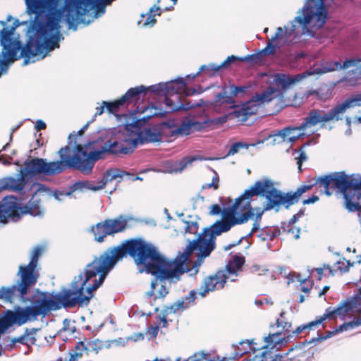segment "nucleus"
Wrapping results in <instances>:
<instances>
[{"instance_id": "nucleus-1", "label": "nucleus", "mask_w": 361, "mask_h": 361, "mask_svg": "<svg viewBox=\"0 0 361 361\" xmlns=\"http://www.w3.org/2000/svg\"><path fill=\"white\" fill-rule=\"evenodd\" d=\"M215 248L216 239L209 226L204 228L197 239L190 241L183 252L173 260L166 259L155 246L142 238L127 240L118 246L109 248L97 258L108 274L118 260L128 255L137 265L143 266L147 273L164 281L178 279L186 272L185 264L194 251L198 250V259H204Z\"/></svg>"}, {"instance_id": "nucleus-2", "label": "nucleus", "mask_w": 361, "mask_h": 361, "mask_svg": "<svg viewBox=\"0 0 361 361\" xmlns=\"http://www.w3.org/2000/svg\"><path fill=\"white\" fill-rule=\"evenodd\" d=\"M306 188L302 184L295 192L284 193L276 189L269 179L257 180L235 199L231 207L224 211V220L216 221L210 226V230L216 239V236L228 232L232 227L247 223L255 215L254 209L251 206L255 196L266 197L264 211L275 209L278 212L281 205L288 209L290 206L298 202L300 197L306 192Z\"/></svg>"}, {"instance_id": "nucleus-3", "label": "nucleus", "mask_w": 361, "mask_h": 361, "mask_svg": "<svg viewBox=\"0 0 361 361\" xmlns=\"http://www.w3.org/2000/svg\"><path fill=\"white\" fill-rule=\"evenodd\" d=\"M106 274L99 259L86 265L84 274L78 275V281L71 283V288H63L60 293H54L58 310L62 307L66 309L87 306L95 291L104 282Z\"/></svg>"}, {"instance_id": "nucleus-4", "label": "nucleus", "mask_w": 361, "mask_h": 361, "mask_svg": "<svg viewBox=\"0 0 361 361\" xmlns=\"http://www.w3.org/2000/svg\"><path fill=\"white\" fill-rule=\"evenodd\" d=\"M306 187V192L312 190L314 186L320 189L321 193L330 196L332 190L338 189L343 195L346 209L351 212L361 213V187L358 178L349 177L345 172H335L324 176L309 178L303 183Z\"/></svg>"}, {"instance_id": "nucleus-5", "label": "nucleus", "mask_w": 361, "mask_h": 361, "mask_svg": "<svg viewBox=\"0 0 361 361\" xmlns=\"http://www.w3.org/2000/svg\"><path fill=\"white\" fill-rule=\"evenodd\" d=\"M44 251L42 245L35 246L30 252V262L26 265H20L17 276L19 280L17 283L8 287L0 288V299L12 303L16 298L25 302L26 295L30 289L35 286L39 276L38 261Z\"/></svg>"}, {"instance_id": "nucleus-6", "label": "nucleus", "mask_w": 361, "mask_h": 361, "mask_svg": "<svg viewBox=\"0 0 361 361\" xmlns=\"http://www.w3.org/2000/svg\"><path fill=\"white\" fill-rule=\"evenodd\" d=\"M54 293L44 292L37 290L30 300L31 305L20 307L14 310H8L4 314L18 326H20L29 321H35L38 316H46L51 311L58 310Z\"/></svg>"}, {"instance_id": "nucleus-7", "label": "nucleus", "mask_w": 361, "mask_h": 361, "mask_svg": "<svg viewBox=\"0 0 361 361\" xmlns=\"http://www.w3.org/2000/svg\"><path fill=\"white\" fill-rule=\"evenodd\" d=\"M94 142H90L87 145H82L78 144L75 146L76 154L78 156L80 171L84 174H90L96 161L104 159V154H128L132 153L137 145L136 140L126 139L122 142H118L110 139L104 142L100 150H94L87 152L86 148L87 145H91Z\"/></svg>"}, {"instance_id": "nucleus-8", "label": "nucleus", "mask_w": 361, "mask_h": 361, "mask_svg": "<svg viewBox=\"0 0 361 361\" xmlns=\"http://www.w3.org/2000/svg\"><path fill=\"white\" fill-rule=\"evenodd\" d=\"M69 146L61 148L59 152L60 161L47 162L42 158H35L30 161H25V170L27 174L35 176L43 174L54 176L61 173L66 169H73L80 171V166L78 161V156L76 154L75 148L73 149L72 156L67 155L70 152Z\"/></svg>"}, {"instance_id": "nucleus-9", "label": "nucleus", "mask_w": 361, "mask_h": 361, "mask_svg": "<svg viewBox=\"0 0 361 361\" xmlns=\"http://www.w3.org/2000/svg\"><path fill=\"white\" fill-rule=\"evenodd\" d=\"M45 185L39 184V188L32 195L28 203L23 206H19L17 199L13 196H7L0 202V222L6 224L8 218H19L20 214H30L32 216H40L43 214L41 207L40 196L46 192Z\"/></svg>"}, {"instance_id": "nucleus-10", "label": "nucleus", "mask_w": 361, "mask_h": 361, "mask_svg": "<svg viewBox=\"0 0 361 361\" xmlns=\"http://www.w3.org/2000/svg\"><path fill=\"white\" fill-rule=\"evenodd\" d=\"M325 1L326 0H307L302 9L303 16H296L295 20L303 27L312 23L314 28L322 27L327 18Z\"/></svg>"}, {"instance_id": "nucleus-11", "label": "nucleus", "mask_w": 361, "mask_h": 361, "mask_svg": "<svg viewBox=\"0 0 361 361\" xmlns=\"http://www.w3.org/2000/svg\"><path fill=\"white\" fill-rule=\"evenodd\" d=\"M279 91L273 87H268L262 93L256 94L241 107L233 111V115L238 121L245 122L248 118L257 114L261 104L272 101L279 95Z\"/></svg>"}, {"instance_id": "nucleus-12", "label": "nucleus", "mask_w": 361, "mask_h": 361, "mask_svg": "<svg viewBox=\"0 0 361 361\" xmlns=\"http://www.w3.org/2000/svg\"><path fill=\"white\" fill-rule=\"evenodd\" d=\"M128 218L119 215L114 219H106L91 226L90 231L94 235V240L102 243L108 235H114L123 232L128 227Z\"/></svg>"}, {"instance_id": "nucleus-13", "label": "nucleus", "mask_w": 361, "mask_h": 361, "mask_svg": "<svg viewBox=\"0 0 361 361\" xmlns=\"http://www.w3.org/2000/svg\"><path fill=\"white\" fill-rule=\"evenodd\" d=\"M226 121L225 117L219 118L218 120H206L203 122L189 120L182 122L179 126L171 125L169 123H163L161 130L163 133L170 134L171 137L180 135H188L194 130H201L208 127L210 123H223Z\"/></svg>"}, {"instance_id": "nucleus-14", "label": "nucleus", "mask_w": 361, "mask_h": 361, "mask_svg": "<svg viewBox=\"0 0 361 361\" xmlns=\"http://www.w3.org/2000/svg\"><path fill=\"white\" fill-rule=\"evenodd\" d=\"M279 333L269 334L264 338L266 344L262 345L255 341V339L245 340L239 342V345H233L234 348V353L232 359L239 358L243 355L252 352L255 354L257 352L262 350L263 348L276 347L281 341L279 338Z\"/></svg>"}, {"instance_id": "nucleus-15", "label": "nucleus", "mask_w": 361, "mask_h": 361, "mask_svg": "<svg viewBox=\"0 0 361 361\" xmlns=\"http://www.w3.org/2000/svg\"><path fill=\"white\" fill-rule=\"evenodd\" d=\"M12 30L3 28L0 32V42L2 46L1 54L4 61L13 62L20 58H24L21 55L22 47L21 42L13 39L11 37Z\"/></svg>"}, {"instance_id": "nucleus-16", "label": "nucleus", "mask_w": 361, "mask_h": 361, "mask_svg": "<svg viewBox=\"0 0 361 361\" xmlns=\"http://www.w3.org/2000/svg\"><path fill=\"white\" fill-rule=\"evenodd\" d=\"M294 22L296 21L294 20L291 23V27L290 28L285 27V30L281 27H277L274 36L269 40L267 46L257 52L262 62H263L265 56L275 54L276 49L280 48L282 45L281 40H286L295 34L297 26L293 24Z\"/></svg>"}, {"instance_id": "nucleus-17", "label": "nucleus", "mask_w": 361, "mask_h": 361, "mask_svg": "<svg viewBox=\"0 0 361 361\" xmlns=\"http://www.w3.org/2000/svg\"><path fill=\"white\" fill-rule=\"evenodd\" d=\"M225 271L219 269L213 274L204 277L198 294L202 298H204L210 292L222 290L228 279V276L226 274Z\"/></svg>"}, {"instance_id": "nucleus-18", "label": "nucleus", "mask_w": 361, "mask_h": 361, "mask_svg": "<svg viewBox=\"0 0 361 361\" xmlns=\"http://www.w3.org/2000/svg\"><path fill=\"white\" fill-rule=\"evenodd\" d=\"M331 121H338L334 108L326 113L322 110L312 109L310 111L304 121L298 126V129H307L319 123H325Z\"/></svg>"}, {"instance_id": "nucleus-19", "label": "nucleus", "mask_w": 361, "mask_h": 361, "mask_svg": "<svg viewBox=\"0 0 361 361\" xmlns=\"http://www.w3.org/2000/svg\"><path fill=\"white\" fill-rule=\"evenodd\" d=\"M124 174L128 175L129 173L122 171L118 169L107 170L103 175L101 180H99L97 185H92L89 181L77 182L73 185V190L77 189H82L86 188L93 191L99 190L103 189L107 183L111 182L117 178H122Z\"/></svg>"}, {"instance_id": "nucleus-20", "label": "nucleus", "mask_w": 361, "mask_h": 361, "mask_svg": "<svg viewBox=\"0 0 361 361\" xmlns=\"http://www.w3.org/2000/svg\"><path fill=\"white\" fill-rule=\"evenodd\" d=\"M277 344L276 345H278ZM305 343H302L293 348H290L288 351L283 354H276L274 352L275 347L263 348V352L269 354L268 357H270V361H291L293 360H299L300 357L305 356ZM277 348V346H276Z\"/></svg>"}, {"instance_id": "nucleus-21", "label": "nucleus", "mask_w": 361, "mask_h": 361, "mask_svg": "<svg viewBox=\"0 0 361 361\" xmlns=\"http://www.w3.org/2000/svg\"><path fill=\"white\" fill-rule=\"evenodd\" d=\"M357 293L351 298L341 302L336 308L328 307L324 313L329 320L336 319L337 317H345L350 312L355 313Z\"/></svg>"}, {"instance_id": "nucleus-22", "label": "nucleus", "mask_w": 361, "mask_h": 361, "mask_svg": "<svg viewBox=\"0 0 361 361\" xmlns=\"http://www.w3.org/2000/svg\"><path fill=\"white\" fill-rule=\"evenodd\" d=\"M165 95V111L167 113L178 111H187L199 106L198 104L186 102V99L179 94H164Z\"/></svg>"}, {"instance_id": "nucleus-23", "label": "nucleus", "mask_w": 361, "mask_h": 361, "mask_svg": "<svg viewBox=\"0 0 361 361\" xmlns=\"http://www.w3.org/2000/svg\"><path fill=\"white\" fill-rule=\"evenodd\" d=\"M183 79L182 78H179L173 81H171L169 83H159L157 85H153L149 87V91L157 94H179L182 95L183 90H179L181 89V87L179 85L180 80Z\"/></svg>"}, {"instance_id": "nucleus-24", "label": "nucleus", "mask_w": 361, "mask_h": 361, "mask_svg": "<svg viewBox=\"0 0 361 361\" xmlns=\"http://www.w3.org/2000/svg\"><path fill=\"white\" fill-rule=\"evenodd\" d=\"M361 106V94H355L345 99L341 104L334 107L338 121L342 120L344 113L348 109Z\"/></svg>"}, {"instance_id": "nucleus-25", "label": "nucleus", "mask_w": 361, "mask_h": 361, "mask_svg": "<svg viewBox=\"0 0 361 361\" xmlns=\"http://www.w3.org/2000/svg\"><path fill=\"white\" fill-rule=\"evenodd\" d=\"M302 78V77L299 74L290 75L284 73H276L274 75V82L278 88H280L282 91H286L300 81Z\"/></svg>"}, {"instance_id": "nucleus-26", "label": "nucleus", "mask_w": 361, "mask_h": 361, "mask_svg": "<svg viewBox=\"0 0 361 361\" xmlns=\"http://www.w3.org/2000/svg\"><path fill=\"white\" fill-rule=\"evenodd\" d=\"M245 263V258L241 254L233 255L228 260L225 268L222 271H226V274L229 276L231 274L237 275L238 272L241 270L243 266Z\"/></svg>"}, {"instance_id": "nucleus-27", "label": "nucleus", "mask_w": 361, "mask_h": 361, "mask_svg": "<svg viewBox=\"0 0 361 361\" xmlns=\"http://www.w3.org/2000/svg\"><path fill=\"white\" fill-rule=\"evenodd\" d=\"M235 61H247L251 64H261L262 63L257 53L255 54L247 55L244 57H239L234 55L228 56L221 63L223 69L228 68Z\"/></svg>"}, {"instance_id": "nucleus-28", "label": "nucleus", "mask_w": 361, "mask_h": 361, "mask_svg": "<svg viewBox=\"0 0 361 361\" xmlns=\"http://www.w3.org/2000/svg\"><path fill=\"white\" fill-rule=\"evenodd\" d=\"M235 61H247L251 64H261L262 63L257 53L255 54L247 55L244 57H239L234 55L228 56L221 63L223 69L228 68Z\"/></svg>"}, {"instance_id": "nucleus-29", "label": "nucleus", "mask_w": 361, "mask_h": 361, "mask_svg": "<svg viewBox=\"0 0 361 361\" xmlns=\"http://www.w3.org/2000/svg\"><path fill=\"white\" fill-rule=\"evenodd\" d=\"M147 90H149V87L143 85L137 86L135 87L130 88L121 97V99L123 104H130L137 102L140 97V94L143 92L146 93Z\"/></svg>"}, {"instance_id": "nucleus-30", "label": "nucleus", "mask_w": 361, "mask_h": 361, "mask_svg": "<svg viewBox=\"0 0 361 361\" xmlns=\"http://www.w3.org/2000/svg\"><path fill=\"white\" fill-rule=\"evenodd\" d=\"M355 313L359 314V317L355 318L353 321L341 324L337 331H343L348 329H352L361 325V288H359L357 293Z\"/></svg>"}, {"instance_id": "nucleus-31", "label": "nucleus", "mask_w": 361, "mask_h": 361, "mask_svg": "<svg viewBox=\"0 0 361 361\" xmlns=\"http://www.w3.org/2000/svg\"><path fill=\"white\" fill-rule=\"evenodd\" d=\"M3 190H11L13 191H20L25 185V180L23 175L18 178H7L0 182Z\"/></svg>"}, {"instance_id": "nucleus-32", "label": "nucleus", "mask_w": 361, "mask_h": 361, "mask_svg": "<svg viewBox=\"0 0 361 361\" xmlns=\"http://www.w3.org/2000/svg\"><path fill=\"white\" fill-rule=\"evenodd\" d=\"M247 87L245 86H235V85H231L230 87V94L231 96H226L224 93H218L216 96V102H221V100L224 99L223 102L227 103V104H231L233 103L232 97L237 96L239 93H245Z\"/></svg>"}, {"instance_id": "nucleus-33", "label": "nucleus", "mask_w": 361, "mask_h": 361, "mask_svg": "<svg viewBox=\"0 0 361 361\" xmlns=\"http://www.w3.org/2000/svg\"><path fill=\"white\" fill-rule=\"evenodd\" d=\"M37 331V329L34 328L26 329L22 336L13 338L12 342L13 343H19L26 345H34L36 342L35 335Z\"/></svg>"}, {"instance_id": "nucleus-34", "label": "nucleus", "mask_w": 361, "mask_h": 361, "mask_svg": "<svg viewBox=\"0 0 361 361\" xmlns=\"http://www.w3.org/2000/svg\"><path fill=\"white\" fill-rule=\"evenodd\" d=\"M298 127H286L283 129L281 130L276 135L280 136L283 141L288 140L290 142H293L296 141L300 135H301L300 133H295V131H301L304 130V129H297Z\"/></svg>"}, {"instance_id": "nucleus-35", "label": "nucleus", "mask_w": 361, "mask_h": 361, "mask_svg": "<svg viewBox=\"0 0 361 361\" xmlns=\"http://www.w3.org/2000/svg\"><path fill=\"white\" fill-rule=\"evenodd\" d=\"M338 70H341L340 61H326L322 63L321 67L317 68L314 71L318 74H324Z\"/></svg>"}, {"instance_id": "nucleus-36", "label": "nucleus", "mask_w": 361, "mask_h": 361, "mask_svg": "<svg viewBox=\"0 0 361 361\" xmlns=\"http://www.w3.org/2000/svg\"><path fill=\"white\" fill-rule=\"evenodd\" d=\"M161 9L159 7H157L155 6H152L150 9L148 13H147V17L145 21L143 22L142 26L143 27H152L157 22V20L155 19V16H160L161 15Z\"/></svg>"}, {"instance_id": "nucleus-37", "label": "nucleus", "mask_w": 361, "mask_h": 361, "mask_svg": "<svg viewBox=\"0 0 361 361\" xmlns=\"http://www.w3.org/2000/svg\"><path fill=\"white\" fill-rule=\"evenodd\" d=\"M144 135V139L147 142H157L161 140V133L154 128L146 129Z\"/></svg>"}, {"instance_id": "nucleus-38", "label": "nucleus", "mask_w": 361, "mask_h": 361, "mask_svg": "<svg viewBox=\"0 0 361 361\" xmlns=\"http://www.w3.org/2000/svg\"><path fill=\"white\" fill-rule=\"evenodd\" d=\"M286 312L284 311H282L280 313L279 318L276 320V326L277 327H281L282 329V331L284 333H289L290 332V328H291V322L286 317Z\"/></svg>"}, {"instance_id": "nucleus-39", "label": "nucleus", "mask_w": 361, "mask_h": 361, "mask_svg": "<svg viewBox=\"0 0 361 361\" xmlns=\"http://www.w3.org/2000/svg\"><path fill=\"white\" fill-rule=\"evenodd\" d=\"M221 69H223L222 66H221V64L216 65L215 63H211L209 64L208 66L203 65L200 68L199 71L197 73L194 74L192 78H195L197 75H199V74L201 72L204 71H207L209 76H214Z\"/></svg>"}, {"instance_id": "nucleus-40", "label": "nucleus", "mask_w": 361, "mask_h": 361, "mask_svg": "<svg viewBox=\"0 0 361 361\" xmlns=\"http://www.w3.org/2000/svg\"><path fill=\"white\" fill-rule=\"evenodd\" d=\"M103 104L106 105L107 111L113 114H116L119 110L120 106L124 105L121 98L114 102L103 101Z\"/></svg>"}, {"instance_id": "nucleus-41", "label": "nucleus", "mask_w": 361, "mask_h": 361, "mask_svg": "<svg viewBox=\"0 0 361 361\" xmlns=\"http://www.w3.org/2000/svg\"><path fill=\"white\" fill-rule=\"evenodd\" d=\"M179 81V85L181 87V90H183V93L185 96H192L195 94H200L202 92L201 87H199V90H196L192 87H188L187 84L184 79H181Z\"/></svg>"}, {"instance_id": "nucleus-42", "label": "nucleus", "mask_w": 361, "mask_h": 361, "mask_svg": "<svg viewBox=\"0 0 361 361\" xmlns=\"http://www.w3.org/2000/svg\"><path fill=\"white\" fill-rule=\"evenodd\" d=\"M169 314H176V312L180 311L183 312L186 310L184 307L183 302L180 300L173 302L169 306H166L164 308Z\"/></svg>"}, {"instance_id": "nucleus-43", "label": "nucleus", "mask_w": 361, "mask_h": 361, "mask_svg": "<svg viewBox=\"0 0 361 361\" xmlns=\"http://www.w3.org/2000/svg\"><path fill=\"white\" fill-rule=\"evenodd\" d=\"M259 353H256L254 354V355H250L245 359L243 360L242 361H270V357L269 356V354H267L266 353L263 352V350L258 351Z\"/></svg>"}, {"instance_id": "nucleus-44", "label": "nucleus", "mask_w": 361, "mask_h": 361, "mask_svg": "<svg viewBox=\"0 0 361 361\" xmlns=\"http://www.w3.org/2000/svg\"><path fill=\"white\" fill-rule=\"evenodd\" d=\"M196 295L197 292L194 290H192L189 292L188 295L180 299V300L183 302V305L185 309L189 308L194 304V302L197 298Z\"/></svg>"}, {"instance_id": "nucleus-45", "label": "nucleus", "mask_w": 361, "mask_h": 361, "mask_svg": "<svg viewBox=\"0 0 361 361\" xmlns=\"http://www.w3.org/2000/svg\"><path fill=\"white\" fill-rule=\"evenodd\" d=\"M305 328H306V327H305V324H302V325H300V326H298V327L296 328V329H295L294 331H293L291 332V334H289V335H288V336H287V337H286V338H281L280 337V336H281V335H279V338L280 339V341H280L278 344H281V343H286V342L289 341H290V338H293V337H294V336H298V334H301L302 331H305ZM279 333L280 334H281V333H280V332H279Z\"/></svg>"}, {"instance_id": "nucleus-46", "label": "nucleus", "mask_w": 361, "mask_h": 361, "mask_svg": "<svg viewBox=\"0 0 361 361\" xmlns=\"http://www.w3.org/2000/svg\"><path fill=\"white\" fill-rule=\"evenodd\" d=\"M249 145L242 142H237L233 143L231 147H230L227 156H231L234 155L235 154L238 153L240 149L245 148L248 149Z\"/></svg>"}, {"instance_id": "nucleus-47", "label": "nucleus", "mask_w": 361, "mask_h": 361, "mask_svg": "<svg viewBox=\"0 0 361 361\" xmlns=\"http://www.w3.org/2000/svg\"><path fill=\"white\" fill-rule=\"evenodd\" d=\"M353 265V263H351L350 260L343 258L337 262V270L340 271L341 273H346Z\"/></svg>"}, {"instance_id": "nucleus-48", "label": "nucleus", "mask_w": 361, "mask_h": 361, "mask_svg": "<svg viewBox=\"0 0 361 361\" xmlns=\"http://www.w3.org/2000/svg\"><path fill=\"white\" fill-rule=\"evenodd\" d=\"M231 207H229L230 208ZM228 208L226 209H221V207L218 204H212L211 207H210V211L209 212V214L212 216H215V215H219L220 214H222L223 215V219L221 220V221H223L224 220L225 217H224V211L228 209Z\"/></svg>"}, {"instance_id": "nucleus-49", "label": "nucleus", "mask_w": 361, "mask_h": 361, "mask_svg": "<svg viewBox=\"0 0 361 361\" xmlns=\"http://www.w3.org/2000/svg\"><path fill=\"white\" fill-rule=\"evenodd\" d=\"M327 319L324 315V314L317 318L316 320L310 322L307 324H305V326L306 328H310V330H312L322 324L324 320Z\"/></svg>"}, {"instance_id": "nucleus-50", "label": "nucleus", "mask_w": 361, "mask_h": 361, "mask_svg": "<svg viewBox=\"0 0 361 361\" xmlns=\"http://www.w3.org/2000/svg\"><path fill=\"white\" fill-rule=\"evenodd\" d=\"M312 287L311 281L304 279L300 284V289L305 293H309Z\"/></svg>"}, {"instance_id": "nucleus-51", "label": "nucleus", "mask_w": 361, "mask_h": 361, "mask_svg": "<svg viewBox=\"0 0 361 361\" xmlns=\"http://www.w3.org/2000/svg\"><path fill=\"white\" fill-rule=\"evenodd\" d=\"M219 178L218 175L216 173L215 176L212 178V182L211 183H205L202 185V189H209L213 188L214 190H217L219 188Z\"/></svg>"}, {"instance_id": "nucleus-52", "label": "nucleus", "mask_w": 361, "mask_h": 361, "mask_svg": "<svg viewBox=\"0 0 361 361\" xmlns=\"http://www.w3.org/2000/svg\"><path fill=\"white\" fill-rule=\"evenodd\" d=\"M295 159H297V164H298V171H299V172H301L302 171V162L307 159V157L306 155V153L305 152V151L302 149H300L299 157H296Z\"/></svg>"}, {"instance_id": "nucleus-53", "label": "nucleus", "mask_w": 361, "mask_h": 361, "mask_svg": "<svg viewBox=\"0 0 361 361\" xmlns=\"http://www.w3.org/2000/svg\"><path fill=\"white\" fill-rule=\"evenodd\" d=\"M104 347L103 341H99V339L94 340L91 344V350L90 351L94 352L95 354H97L100 350H102Z\"/></svg>"}, {"instance_id": "nucleus-54", "label": "nucleus", "mask_w": 361, "mask_h": 361, "mask_svg": "<svg viewBox=\"0 0 361 361\" xmlns=\"http://www.w3.org/2000/svg\"><path fill=\"white\" fill-rule=\"evenodd\" d=\"M361 61V59H348L341 63V70L346 69L350 66H355L357 63Z\"/></svg>"}, {"instance_id": "nucleus-55", "label": "nucleus", "mask_w": 361, "mask_h": 361, "mask_svg": "<svg viewBox=\"0 0 361 361\" xmlns=\"http://www.w3.org/2000/svg\"><path fill=\"white\" fill-rule=\"evenodd\" d=\"M170 315L164 309L162 310L161 314L156 317L157 321L162 322L164 327H167L169 325L167 317Z\"/></svg>"}, {"instance_id": "nucleus-56", "label": "nucleus", "mask_w": 361, "mask_h": 361, "mask_svg": "<svg viewBox=\"0 0 361 361\" xmlns=\"http://www.w3.org/2000/svg\"><path fill=\"white\" fill-rule=\"evenodd\" d=\"M170 315L164 309L162 310L161 314L156 317L157 321L162 322L164 327H167L169 325L167 317Z\"/></svg>"}, {"instance_id": "nucleus-57", "label": "nucleus", "mask_w": 361, "mask_h": 361, "mask_svg": "<svg viewBox=\"0 0 361 361\" xmlns=\"http://www.w3.org/2000/svg\"><path fill=\"white\" fill-rule=\"evenodd\" d=\"M185 361H189V360H185ZM192 361H228V358L224 357L221 360L219 356H217L216 357H211L210 355H204L201 358H199L197 360H194Z\"/></svg>"}, {"instance_id": "nucleus-58", "label": "nucleus", "mask_w": 361, "mask_h": 361, "mask_svg": "<svg viewBox=\"0 0 361 361\" xmlns=\"http://www.w3.org/2000/svg\"><path fill=\"white\" fill-rule=\"evenodd\" d=\"M168 293H169V291H168L166 287L164 285H161L157 295H156L154 297V300H156L157 298H164L168 294Z\"/></svg>"}, {"instance_id": "nucleus-59", "label": "nucleus", "mask_w": 361, "mask_h": 361, "mask_svg": "<svg viewBox=\"0 0 361 361\" xmlns=\"http://www.w3.org/2000/svg\"><path fill=\"white\" fill-rule=\"evenodd\" d=\"M159 326H151L148 328V333L151 338H155L159 332Z\"/></svg>"}, {"instance_id": "nucleus-60", "label": "nucleus", "mask_w": 361, "mask_h": 361, "mask_svg": "<svg viewBox=\"0 0 361 361\" xmlns=\"http://www.w3.org/2000/svg\"><path fill=\"white\" fill-rule=\"evenodd\" d=\"M145 338V334L143 333H136L133 336H129L127 339L128 341L132 340L133 341H139L143 340Z\"/></svg>"}, {"instance_id": "nucleus-61", "label": "nucleus", "mask_w": 361, "mask_h": 361, "mask_svg": "<svg viewBox=\"0 0 361 361\" xmlns=\"http://www.w3.org/2000/svg\"><path fill=\"white\" fill-rule=\"evenodd\" d=\"M319 200V197L316 195H312L307 199H305L302 201L303 204H313Z\"/></svg>"}, {"instance_id": "nucleus-62", "label": "nucleus", "mask_w": 361, "mask_h": 361, "mask_svg": "<svg viewBox=\"0 0 361 361\" xmlns=\"http://www.w3.org/2000/svg\"><path fill=\"white\" fill-rule=\"evenodd\" d=\"M46 127V123L42 120L37 121L35 128L37 130H44Z\"/></svg>"}, {"instance_id": "nucleus-63", "label": "nucleus", "mask_w": 361, "mask_h": 361, "mask_svg": "<svg viewBox=\"0 0 361 361\" xmlns=\"http://www.w3.org/2000/svg\"><path fill=\"white\" fill-rule=\"evenodd\" d=\"M105 107H106V105H104L103 104V102L102 103V105L100 106L96 107V112L94 114V116H97L102 115L104 111Z\"/></svg>"}, {"instance_id": "nucleus-64", "label": "nucleus", "mask_w": 361, "mask_h": 361, "mask_svg": "<svg viewBox=\"0 0 361 361\" xmlns=\"http://www.w3.org/2000/svg\"><path fill=\"white\" fill-rule=\"evenodd\" d=\"M195 159L194 158H188V159H185L183 160H182L181 161V164H182V166H181V169L185 168L188 164H192V162Z\"/></svg>"}]
</instances>
